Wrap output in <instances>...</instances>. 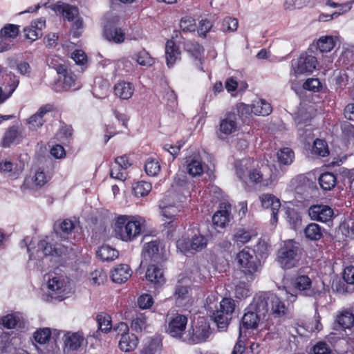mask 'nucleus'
Listing matches in <instances>:
<instances>
[{"label":"nucleus","mask_w":354,"mask_h":354,"mask_svg":"<svg viewBox=\"0 0 354 354\" xmlns=\"http://www.w3.org/2000/svg\"><path fill=\"white\" fill-rule=\"evenodd\" d=\"M144 219L138 216H118L115 222V236L123 241H132L141 232V225Z\"/></svg>","instance_id":"f257e3e1"},{"label":"nucleus","mask_w":354,"mask_h":354,"mask_svg":"<svg viewBox=\"0 0 354 354\" xmlns=\"http://www.w3.org/2000/svg\"><path fill=\"white\" fill-rule=\"evenodd\" d=\"M301 254L299 243L290 239L284 241L278 250L277 261L283 269H291L297 266Z\"/></svg>","instance_id":"f03ea898"},{"label":"nucleus","mask_w":354,"mask_h":354,"mask_svg":"<svg viewBox=\"0 0 354 354\" xmlns=\"http://www.w3.org/2000/svg\"><path fill=\"white\" fill-rule=\"evenodd\" d=\"M257 297L259 309L261 314L267 315L270 308L272 314L276 317H281L287 314L288 307L277 295L268 292H261Z\"/></svg>","instance_id":"7ed1b4c3"},{"label":"nucleus","mask_w":354,"mask_h":354,"mask_svg":"<svg viewBox=\"0 0 354 354\" xmlns=\"http://www.w3.org/2000/svg\"><path fill=\"white\" fill-rule=\"evenodd\" d=\"M234 308L235 304L232 299L224 298L221 300L220 308L214 311L212 315V318L218 328L221 330L227 328L232 319Z\"/></svg>","instance_id":"20e7f679"},{"label":"nucleus","mask_w":354,"mask_h":354,"mask_svg":"<svg viewBox=\"0 0 354 354\" xmlns=\"http://www.w3.org/2000/svg\"><path fill=\"white\" fill-rule=\"evenodd\" d=\"M236 259L245 274L252 275L259 272L261 268V261L254 250H250L249 248H244L239 252Z\"/></svg>","instance_id":"39448f33"},{"label":"nucleus","mask_w":354,"mask_h":354,"mask_svg":"<svg viewBox=\"0 0 354 354\" xmlns=\"http://www.w3.org/2000/svg\"><path fill=\"white\" fill-rule=\"evenodd\" d=\"M211 333L209 324L204 317H199L194 322L192 331H189L187 338L184 341L189 344H195L206 341Z\"/></svg>","instance_id":"423d86ee"},{"label":"nucleus","mask_w":354,"mask_h":354,"mask_svg":"<svg viewBox=\"0 0 354 354\" xmlns=\"http://www.w3.org/2000/svg\"><path fill=\"white\" fill-rule=\"evenodd\" d=\"M207 243L206 237L202 234H195L190 239L181 238L177 241L176 247L186 256L193 254L203 250Z\"/></svg>","instance_id":"0eeeda50"},{"label":"nucleus","mask_w":354,"mask_h":354,"mask_svg":"<svg viewBox=\"0 0 354 354\" xmlns=\"http://www.w3.org/2000/svg\"><path fill=\"white\" fill-rule=\"evenodd\" d=\"M258 303L259 298L257 295L242 317V327L246 329H255L257 328L260 319L265 317L266 315V314H261V313H260Z\"/></svg>","instance_id":"6e6552de"},{"label":"nucleus","mask_w":354,"mask_h":354,"mask_svg":"<svg viewBox=\"0 0 354 354\" xmlns=\"http://www.w3.org/2000/svg\"><path fill=\"white\" fill-rule=\"evenodd\" d=\"M57 74L59 75V82L62 83V89L55 88L57 92L62 91H68L70 89L77 90L80 87V84L77 82L76 75L72 71L68 68L64 64H58L55 67Z\"/></svg>","instance_id":"1a4fd4ad"},{"label":"nucleus","mask_w":354,"mask_h":354,"mask_svg":"<svg viewBox=\"0 0 354 354\" xmlns=\"http://www.w3.org/2000/svg\"><path fill=\"white\" fill-rule=\"evenodd\" d=\"M176 195L175 193L169 192L159 203L162 215L166 218L171 220V221L167 223L168 226L173 223L176 216L180 212L182 208L181 205L177 204L173 201Z\"/></svg>","instance_id":"9d476101"},{"label":"nucleus","mask_w":354,"mask_h":354,"mask_svg":"<svg viewBox=\"0 0 354 354\" xmlns=\"http://www.w3.org/2000/svg\"><path fill=\"white\" fill-rule=\"evenodd\" d=\"M293 284L294 288L302 296L313 297L317 299L323 294L322 291L316 289L312 286V281L307 275L297 276Z\"/></svg>","instance_id":"9b49d317"},{"label":"nucleus","mask_w":354,"mask_h":354,"mask_svg":"<svg viewBox=\"0 0 354 354\" xmlns=\"http://www.w3.org/2000/svg\"><path fill=\"white\" fill-rule=\"evenodd\" d=\"M237 129V115L234 112H227L225 117L221 120L216 135L221 140H224L227 136L236 131Z\"/></svg>","instance_id":"f8f14e48"},{"label":"nucleus","mask_w":354,"mask_h":354,"mask_svg":"<svg viewBox=\"0 0 354 354\" xmlns=\"http://www.w3.org/2000/svg\"><path fill=\"white\" fill-rule=\"evenodd\" d=\"M189 280L182 278L176 282L173 293V297L179 306H186L191 299L189 295Z\"/></svg>","instance_id":"ddd939ff"},{"label":"nucleus","mask_w":354,"mask_h":354,"mask_svg":"<svg viewBox=\"0 0 354 354\" xmlns=\"http://www.w3.org/2000/svg\"><path fill=\"white\" fill-rule=\"evenodd\" d=\"M167 332L173 337L182 338L187 324V317L183 315L177 314L174 317H167Z\"/></svg>","instance_id":"4468645a"},{"label":"nucleus","mask_w":354,"mask_h":354,"mask_svg":"<svg viewBox=\"0 0 354 354\" xmlns=\"http://www.w3.org/2000/svg\"><path fill=\"white\" fill-rule=\"evenodd\" d=\"M317 64V58L315 56L302 54L295 62L292 63V66L295 73L308 75L316 68Z\"/></svg>","instance_id":"2eb2a0df"},{"label":"nucleus","mask_w":354,"mask_h":354,"mask_svg":"<svg viewBox=\"0 0 354 354\" xmlns=\"http://www.w3.org/2000/svg\"><path fill=\"white\" fill-rule=\"evenodd\" d=\"M308 214L312 220L325 223L331 219L333 210L328 205H314L310 207Z\"/></svg>","instance_id":"dca6fc26"},{"label":"nucleus","mask_w":354,"mask_h":354,"mask_svg":"<svg viewBox=\"0 0 354 354\" xmlns=\"http://www.w3.org/2000/svg\"><path fill=\"white\" fill-rule=\"evenodd\" d=\"M68 245L56 243L53 245L46 239L41 240L38 243V250L42 251L45 256L61 257L68 253Z\"/></svg>","instance_id":"f3484780"},{"label":"nucleus","mask_w":354,"mask_h":354,"mask_svg":"<svg viewBox=\"0 0 354 354\" xmlns=\"http://www.w3.org/2000/svg\"><path fill=\"white\" fill-rule=\"evenodd\" d=\"M48 288L52 292L50 297L63 300L66 297V286L64 279L59 277L48 278Z\"/></svg>","instance_id":"a211bd4d"},{"label":"nucleus","mask_w":354,"mask_h":354,"mask_svg":"<svg viewBox=\"0 0 354 354\" xmlns=\"http://www.w3.org/2000/svg\"><path fill=\"white\" fill-rule=\"evenodd\" d=\"M297 133L299 136L306 140L312 136L313 128L310 124V118L307 113H300L295 117Z\"/></svg>","instance_id":"6ab92c4d"},{"label":"nucleus","mask_w":354,"mask_h":354,"mask_svg":"<svg viewBox=\"0 0 354 354\" xmlns=\"http://www.w3.org/2000/svg\"><path fill=\"white\" fill-rule=\"evenodd\" d=\"M162 249V243L159 240H154L144 245L142 254L145 260L151 259L158 261L161 258L160 250Z\"/></svg>","instance_id":"aec40b11"},{"label":"nucleus","mask_w":354,"mask_h":354,"mask_svg":"<svg viewBox=\"0 0 354 354\" xmlns=\"http://www.w3.org/2000/svg\"><path fill=\"white\" fill-rule=\"evenodd\" d=\"M261 205L263 208L270 209L274 223L277 222V214L281 207L279 199L271 194H263L259 197Z\"/></svg>","instance_id":"412c9836"},{"label":"nucleus","mask_w":354,"mask_h":354,"mask_svg":"<svg viewBox=\"0 0 354 354\" xmlns=\"http://www.w3.org/2000/svg\"><path fill=\"white\" fill-rule=\"evenodd\" d=\"M231 207V205L229 203H221L219 209L212 216V222L215 226L224 227L230 221Z\"/></svg>","instance_id":"4be33fe9"},{"label":"nucleus","mask_w":354,"mask_h":354,"mask_svg":"<svg viewBox=\"0 0 354 354\" xmlns=\"http://www.w3.org/2000/svg\"><path fill=\"white\" fill-rule=\"evenodd\" d=\"M185 51L194 59L196 66L201 71H203L201 67L202 64V59L203 57L204 48L198 42L187 41L184 44Z\"/></svg>","instance_id":"5701e85b"},{"label":"nucleus","mask_w":354,"mask_h":354,"mask_svg":"<svg viewBox=\"0 0 354 354\" xmlns=\"http://www.w3.org/2000/svg\"><path fill=\"white\" fill-rule=\"evenodd\" d=\"M23 138L21 127L19 125H13L6 131L1 145L3 147H9L12 144L19 143Z\"/></svg>","instance_id":"b1692460"},{"label":"nucleus","mask_w":354,"mask_h":354,"mask_svg":"<svg viewBox=\"0 0 354 354\" xmlns=\"http://www.w3.org/2000/svg\"><path fill=\"white\" fill-rule=\"evenodd\" d=\"M50 105H45L39 109V110L28 120V128L31 130H37L43 126L46 122V115L51 111Z\"/></svg>","instance_id":"393cba45"},{"label":"nucleus","mask_w":354,"mask_h":354,"mask_svg":"<svg viewBox=\"0 0 354 354\" xmlns=\"http://www.w3.org/2000/svg\"><path fill=\"white\" fill-rule=\"evenodd\" d=\"M145 277L156 288L162 286L165 282L162 270L154 265L148 267Z\"/></svg>","instance_id":"a878e982"},{"label":"nucleus","mask_w":354,"mask_h":354,"mask_svg":"<svg viewBox=\"0 0 354 354\" xmlns=\"http://www.w3.org/2000/svg\"><path fill=\"white\" fill-rule=\"evenodd\" d=\"M131 274V270L127 264H120L111 271V278L113 282L122 283L127 281Z\"/></svg>","instance_id":"bb28decb"},{"label":"nucleus","mask_w":354,"mask_h":354,"mask_svg":"<svg viewBox=\"0 0 354 354\" xmlns=\"http://www.w3.org/2000/svg\"><path fill=\"white\" fill-rule=\"evenodd\" d=\"M84 337L83 334L80 332L77 333H66L64 336V342L65 347L68 350L76 351L80 348Z\"/></svg>","instance_id":"cd10ccee"},{"label":"nucleus","mask_w":354,"mask_h":354,"mask_svg":"<svg viewBox=\"0 0 354 354\" xmlns=\"http://www.w3.org/2000/svg\"><path fill=\"white\" fill-rule=\"evenodd\" d=\"M254 160L250 158L236 160L234 164L237 177L244 183L247 182L248 176Z\"/></svg>","instance_id":"c85d7f7f"},{"label":"nucleus","mask_w":354,"mask_h":354,"mask_svg":"<svg viewBox=\"0 0 354 354\" xmlns=\"http://www.w3.org/2000/svg\"><path fill=\"white\" fill-rule=\"evenodd\" d=\"M53 10L56 12L61 13L68 21L73 20L79 15L77 7L65 3L58 2L54 6Z\"/></svg>","instance_id":"c756f323"},{"label":"nucleus","mask_w":354,"mask_h":354,"mask_svg":"<svg viewBox=\"0 0 354 354\" xmlns=\"http://www.w3.org/2000/svg\"><path fill=\"white\" fill-rule=\"evenodd\" d=\"M180 52L173 40H168L165 44V57L167 64L171 67L176 60L180 59Z\"/></svg>","instance_id":"7c9ffc66"},{"label":"nucleus","mask_w":354,"mask_h":354,"mask_svg":"<svg viewBox=\"0 0 354 354\" xmlns=\"http://www.w3.org/2000/svg\"><path fill=\"white\" fill-rule=\"evenodd\" d=\"M186 162L187 171L190 176L196 177L203 174L204 167L201 159L198 156H195L192 158L189 157Z\"/></svg>","instance_id":"2f4dec72"},{"label":"nucleus","mask_w":354,"mask_h":354,"mask_svg":"<svg viewBox=\"0 0 354 354\" xmlns=\"http://www.w3.org/2000/svg\"><path fill=\"white\" fill-rule=\"evenodd\" d=\"M104 35L105 38L109 41L116 44H120L124 41V33L120 28L105 27L104 30Z\"/></svg>","instance_id":"473e14b6"},{"label":"nucleus","mask_w":354,"mask_h":354,"mask_svg":"<svg viewBox=\"0 0 354 354\" xmlns=\"http://www.w3.org/2000/svg\"><path fill=\"white\" fill-rule=\"evenodd\" d=\"M138 343V337L134 334L129 333L120 337L119 347L124 352H130L137 347Z\"/></svg>","instance_id":"72a5a7b5"},{"label":"nucleus","mask_w":354,"mask_h":354,"mask_svg":"<svg viewBox=\"0 0 354 354\" xmlns=\"http://www.w3.org/2000/svg\"><path fill=\"white\" fill-rule=\"evenodd\" d=\"M134 91L133 85L129 82H120L114 87L115 94L123 100L129 99Z\"/></svg>","instance_id":"f704fd0d"},{"label":"nucleus","mask_w":354,"mask_h":354,"mask_svg":"<svg viewBox=\"0 0 354 354\" xmlns=\"http://www.w3.org/2000/svg\"><path fill=\"white\" fill-rule=\"evenodd\" d=\"M96 254L103 261H111L118 257V252L109 245H105L98 249Z\"/></svg>","instance_id":"c9c22d12"},{"label":"nucleus","mask_w":354,"mask_h":354,"mask_svg":"<svg viewBox=\"0 0 354 354\" xmlns=\"http://www.w3.org/2000/svg\"><path fill=\"white\" fill-rule=\"evenodd\" d=\"M337 323L343 328H350L354 325V314L351 310H344L337 317Z\"/></svg>","instance_id":"e433bc0d"},{"label":"nucleus","mask_w":354,"mask_h":354,"mask_svg":"<svg viewBox=\"0 0 354 354\" xmlns=\"http://www.w3.org/2000/svg\"><path fill=\"white\" fill-rule=\"evenodd\" d=\"M319 184L324 190H330L336 185V177L330 172L323 173L319 178Z\"/></svg>","instance_id":"4c0bfd02"},{"label":"nucleus","mask_w":354,"mask_h":354,"mask_svg":"<svg viewBox=\"0 0 354 354\" xmlns=\"http://www.w3.org/2000/svg\"><path fill=\"white\" fill-rule=\"evenodd\" d=\"M304 234L307 239L312 241H317L322 237L320 226L315 223H310L305 227Z\"/></svg>","instance_id":"58836bf2"},{"label":"nucleus","mask_w":354,"mask_h":354,"mask_svg":"<svg viewBox=\"0 0 354 354\" xmlns=\"http://www.w3.org/2000/svg\"><path fill=\"white\" fill-rule=\"evenodd\" d=\"M50 179V176L46 175L43 171H37L32 178L30 179H26L24 185H28L30 182H32L35 187H41L45 184H46Z\"/></svg>","instance_id":"ea45409f"},{"label":"nucleus","mask_w":354,"mask_h":354,"mask_svg":"<svg viewBox=\"0 0 354 354\" xmlns=\"http://www.w3.org/2000/svg\"><path fill=\"white\" fill-rule=\"evenodd\" d=\"M252 112L256 115H268L272 112V107L265 100L260 99L253 104Z\"/></svg>","instance_id":"a19ab883"},{"label":"nucleus","mask_w":354,"mask_h":354,"mask_svg":"<svg viewBox=\"0 0 354 354\" xmlns=\"http://www.w3.org/2000/svg\"><path fill=\"white\" fill-rule=\"evenodd\" d=\"M294 158L293 151L288 147L281 149L277 152V159L280 165H290L292 164Z\"/></svg>","instance_id":"79ce46f5"},{"label":"nucleus","mask_w":354,"mask_h":354,"mask_svg":"<svg viewBox=\"0 0 354 354\" xmlns=\"http://www.w3.org/2000/svg\"><path fill=\"white\" fill-rule=\"evenodd\" d=\"M96 320L99 329L102 332L108 333L112 328L111 318L109 315L105 313H100L97 314Z\"/></svg>","instance_id":"37998d69"},{"label":"nucleus","mask_w":354,"mask_h":354,"mask_svg":"<svg viewBox=\"0 0 354 354\" xmlns=\"http://www.w3.org/2000/svg\"><path fill=\"white\" fill-rule=\"evenodd\" d=\"M145 171L149 176H157L160 171V165L158 160L151 157L148 158L145 164Z\"/></svg>","instance_id":"c03bdc74"},{"label":"nucleus","mask_w":354,"mask_h":354,"mask_svg":"<svg viewBox=\"0 0 354 354\" xmlns=\"http://www.w3.org/2000/svg\"><path fill=\"white\" fill-rule=\"evenodd\" d=\"M151 190V183L146 181L137 182L133 186V194L137 197H144L148 195Z\"/></svg>","instance_id":"a18cd8bd"},{"label":"nucleus","mask_w":354,"mask_h":354,"mask_svg":"<svg viewBox=\"0 0 354 354\" xmlns=\"http://www.w3.org/2000/svg\"><path fill=\"white\" fill-rule=\"evenodd\" d=\"M255 236L256 234L253 232H250L244 229H239L234 234V241L236 242L238 245H243L248 243L252 237Z\"/></svg>","instance_id":"49530a36"},{"label":"nucleus","mask_w":354,"mask_h":354,"mask_svg":"<svg viewBox=\"0 0 354 354\" xmlns=\"http://www.w3.org/2000/svg\"><path fill=\"white\" fill-rule=\"evenodd\" d=\"M334 46L335 41L331 36L322 37L317 42V47L322 53L330 52Z\"/></svg>","instance_id":"de8ad7c7"},{"label":"nucleus","mask_w":354,"mask_h":354,"mask_svg":"<svg viewBox=\"0 0 354 354\" xmlns=\"http://www.w3.org/2000/svg\"><path fill=\"white\" fill-rule=\"evenodd\" d=\"M6 29L1 28L0 31V53L10 50L17 43V41L6 36Z\"/></svg>","instance_id":"09e8293b"},{"label":"nucleus","mask_w":354,"mask_h":354,"mask_svg":"<svg viewBox=\"0 0 354 354\" xmlns=\"http://www.w3.org/2000/svg\"><path fill=\"white\" fill-rule=\"evenodd\" d=\"M287 221L291 227L295 230H298L301 225V217L294 209H288L286 212Z\"/></svg>","instance_id":"8fccbe9b"},{"label":"nucleus","mask_w":354,"mask_h":354,"mask_svg":"<svg viewBox=\"0 0 354 354\" xmlns=\"http://www.w3.org/2000/svg\"><path fill=\"white\" fill-rule=\"evenodd\" d=\"M147 326V318L143 313L136 315V317L132 320L131 328L136 332H142L146 329Z\"/></svg>","instance_id":"3c124183"},{"label":"nucleus","mask_w":354,"mask_h":354,"mask_svg":"<svg viewBox=\"0 0 354 354\" xmlns=\"http://www.w3.org/2000/svg\"><path fill=\"white\" fill-rule=\"evenodd\" d=\"M135 59L138 64L144 66H151L153 64V58L144 49L135 55Z\"/></svg>","instance_id":"603ef678"},{"label":"nucleus","mask_w":354,"mask_h":354,"mask_svg":"<svg viewBox=\"0 0 354 354\" xmlns=\"http://www.w3.org/2000/svg\"><path fill=\"white\" fill-rule=\"evenodd\" d=\"M161 347L160 340L158 338L150 339L142 349L143 354H157Z\"/></svg>","instance_id":"864d4df0"},{"label":"nucleus","mask_w":354,"mask_h":354,"mask_svg":"<svg viewBox=\"0 0 354 354\" xmlns=\"http://www.w3.org/2000/svg\"><path fill=\"white\" fill-rule=\"evenodd\" d=\"M50 337L51 331L48 328H39L34 333L35 342L40 344H44L48 342Z\"/></svg>","instance_id":"5fc2aeb1"},{"label":"nucleus","mask_w":354,"mask_h":354,"mask_svg":"<svg viewBox=\"0 0 354 354\" xmlns=\"http://www.w3.org/2000/svg\"><path fill=\"white\" fill-rule=\"evenodd\" d=\"M19 321L20 319L19 317L12 314H9L0 319V324L3 325L5 328L11 329L15 328L18 325Z\"/></svg>","instance_id":"6e6d98bb"},{"label":"nucleus","mask_w":354,"mask_h":354,"mask_svg":"<svg viewBox=\"0 0 354 354\" xmlns=\"http://www.w3.org/2000/svg\"><path fill=\"white\" fill-rule=\"evenodd\" d=\"M313 151L319 156L325 157L329 152L326 142L320 139H316L313 143Z\"/></svg>","instance_id":"4d7b16f0"},{"label":"nucleus","mask_w":354,"mask_h":354,"mask_svg":"<svg viewBox=\"0 0 354 354\" xmlns=\"http://www.w3.org/2000/svg\"><path fill=\"white\" fill-rule=\"evenodd\" d=\"M180 27L184 32L194 31L196 27L195 20L190 17H183L180 20Z\"/></svg>","instance_id":"13d9d810"},{"label":"nucleus","mask_w":354,"mask_h":354,"mask_svg":"<svg viewBox=\"0 0 354 354\" xmlns=\"http://www.w3.org/2000/svg\"><path fill=\"white\" fill-rule=\"evenodd\" d=\"M12 348L11 338L9 333H3L0 335V348L6 352H10Z\"/></svg>","instance_id":"bf43d9fd"},{"label":"nucleus","mask_w":354,"mask_h":354,"mask_svg":"<svg viewBox=\"0 0 354 354\" xmlns=\"http://www.w3.org/2000/svg\"><path fill=\"white\" fill-rule=\"evenodd\" d=\"M13 165L10 161H4L0 162V171L4 174H8V176L12 178H16L17 174L16 172L12 171Z\"/></svg>","instance_id":"052dcab7"},{"label":"nucleus","mask_w":354,"mask_h":354,"mask_svg":"<svg viewBox=\"0 0 354 354\" xmlns=\"http://www.w3.org/2000/svg\"><path fill=\"white\" fill-rule=\"evenodd\" d=\"M153 304L152 297L149 294H143L138 299V306L142 309L149 308Z\"/></svg>","instance_id":"680f3d73"},{"label":"nucleus","mask_w":354,"mask_h":354,"mask_svg":"<svg viewBox=\"0 0 354 354\" xmlns=\"http://www.w3.org/2000/svg\"><path fill=\"white\" fill-rule=\"evenodd\" d=\"M331 349L325 342H319L313 347V354H330Z\"/></svg>","instance_id":"e2e57ef3"},{"label":"nucleus","mask_w":354,"mask_h":354,"mask_svg":"<svg viewBox=\"0 0 354 354\" xmlns=\"http://www.w3.org/2000/svg\"><path fill=\"white\" fill-rule=\"evenodd\" d=\"M106 279V274L102 270H95L91 274V281L94 285H100Z\"/></svg>","instance_id":"0e129e2a"},{"label":"nucleus","mask_w":354,"mask_h":354,"mask_svg":"<svg viewBox=\"0 0 354 354\" xmlns=\"http://www.w3.org/2000/svg\"><path fill=\"white\" fill-rule=\"evenodd\" d=\"M24 32L26 38L30 39L31 41L37 40L42 35V32H40L35 28H32V26L24 28Z\"/></svg>","instance_id":"69168bd1"},{"label":"nucleus","mask_w":354,"mask_h":354,"mask_svg":"<svg viewBox=\"0 0 354 354\" xmlns=\"http://www.w3.org/2000/svg\"><path fill=\"white\" fill-rule=\"evenodd\" d=\"M235 297L239 299L246 297L249 295V290L245 283L239 282L234 287Z\"/></svg>","instance_id":"338daca9"},{"label":"nucleus","mask_w":354,"mask_h":354,"mask_svg":"<svg viewBox=\"0 0 354 354\" xmlns=\"http://www.w3.org/2000/svg\"><path fill=\"white\" fill-rule=\"evenodd\" d=\"M263 174L261 171L255 168H250L248 179L254 183H259L262 182Z\"/></svg>","instance_id":"774afa93"}]
</instances>
